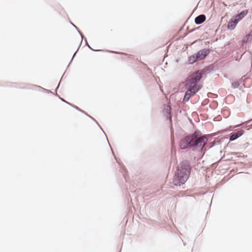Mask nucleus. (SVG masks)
Segmentation results:
<instances>
[{"instance_id": "obj_1", "label": "nucleus", "mask_w": 252, "mask_h": 252, "mask_svg": "<svg viewBox=\"0 0 252 252\" xmlns=\"http://www.w3.org/2000/svg\"><path fill=\"white\" fill-rule=\"evenodd\" d=\"M202 132L198 129L195 130L192 133L182 138L179 144L181 150L191 149L193 152H199L203 153L205 143L199 138Z\"/></svg>"}, {"instance_id": "obj_2", "label": "nucleus", "mask_w": 252, "mask_h": 252, "mask_svg": "<svg viewBox=\"0 0 252 252\" xmlns=\"http://www.w3.org/2000/svg\"><path fill=\"white\" fill-rule=\"evenodd\" d=\"M191 167L189 160H183L180 162L175 172L173 183L176 186H181L188 180L190 174Z\"/></svg>"}, {"instance_id": "obj_3", "label": "nucleus", "mask_w": 252, "mask_h": 252, "mask_svg": "<svg viewBox=\"0 0 252 252\" xmlns=\"http://www.w3.org/2000/svg\"><path fill=\"white\" fill-rule=\"evenodd\" d=\"M192 78L193 77L189 75L183 82L185 89H187L183 98V101L184 103L188 102L192 96L202 88V85L199 83L192 82Z\"/></svg>"}, {"instance_id": "obj_4", "label": "nucleus", "mask_w": 252, "mask_h": 252, "mask_svg": "<svg viewBox=\"0 0 252 252\" xmlns=\"http://www.w3.org/2000/svg\"><path fill=\"white\" fill-rule=\"evenodd\" d=\"M216 65L215 64L209 65L203 69L191 72L189 75L193 78L191 79L192 82L199 83L203 76L206 77V73H210L211 71L217 70Z\"/></svg>"}, {"instance_id": "obj_5", "label": "nucleus", "mask_w": 252, "mask_h": 252, "mask_svg": "<svg viewBox=\"0 0 252 252\" xmlns=\"http://www.w3.org/2000/svg\"><path fill=\"white\" fill-rule=\"evenodd\" d=\"M210 52L211 50L209 48H203L198 51L195 54L188 57V63L193 64L198 61L203 60L209 55Z\"/></svg>"}, {"instance_id": "obj_6", "label": "nucleus", "mask_w": 252, "mask_h": 252, "mask_svg": "<svg viewBox=\"0 0 252 252\" xmlns=\"http://www.w3.org/2000/svg\"><path fill=\"white\" fill-rule=\"evenodd\" d=\"M245 132V131L243 129H239L236 132H232L230 134V136L229 137V142L227 143V145L224 147V149H226L228 147L231 146V144H230V142L233 141L238 138L241 137Z\"/></svg>"}, {"instance_id": "obj_7", "label": "nucleus", "mask_w": 252, "mask_h": 252, "mask_svg": "<svg viewBox=\"0 0 252 252\" xmlns=\"http://www.w3.org/2000/svg\"><path fill=\"white\" fill-rule=\"evenodd\" d=\"M163 112L164 113V116L167 120H169L170 125H172V108L171 107L167 104H164L163 105Z\"/></svg>"}, {"instance_id": "obj_8", "label": "nucleus", "mask_w": 252, "mask_h": 252, "mask_svg": "<svg viewBox=\"0 0 252 252\" xmlns=\"http://www.w3.org/2000/svg\"><path fill=\"white\" fill-rule=\"evenodd\" d=\"M239 21L234 16L229 20L227 23V28L228 30H233L236 28Z\"/></svg>"}, {"instance_id": "obj_9", "label": "nucleus", "mask_w": 252, "mask_h": 252, "mask_svg": "<svg viewBox=\"0 0 252 252\" xmlns=\"http://www.w3.org/2000/svg\"><path fill=\"white\" fill-rule=\"evenodd\" d=\"M85 46H87L89 48H90L91 50L95 51V52H109L111 53H114V54H119L121 55H127V54L123 52H119L117 51H110V50H100V49H93L90 45L89 44H88V41L86 39V38H85Z\"/></svg>"}, {"instance_id": "obj_10", "label": "nucleus", "mask_w": 252, "mask_h": 252, "mask_svg": "<svg viewBox=\"0 0 252 252\" xmlns=\"http://www.w3.org/2000/svg\"><path fill=\"white\" fill-rule=\"evenodd\" d=\"M206 17L204 14H200L194 19V23L196 25H199L205 21Z\"/></svg>"}, {"instance_id": "obj_11", "label": "nucleus", "mask_w": 252, "mask_h": 252, "mask_svg": "<svg viewBox=\"0 0 252 252\" xmlns=\"http://www.w3.org/2000/svg\"><path fill=\"white\" fill-rule=\"evenodd\" d=\"M67 104L69 105V106L72 107L73 108H74V109H75L76 110H78V111H79L81 113H82L83 114H85V115H86L87 116H88V117H89L91 120H92L93 121H94V122H96V120L93 117H92L91 116L89 115L87 113H86L85 111L81 109L80 108H79L78 106L73 104H71V103H67Z\"/></svg>"}, {"instance_id": "obj_12", "label": "nucleus", "mask_w": 252, "mask_h": 252, "mask_svg": "<svg viewBox=\"0 0 252 252\" xmlns=\"http://www.w3.org/2000/svg\"><path fill=\"white\" fill-rule=\"evenodd\" d=\"M219 144V142L216 141V139H215L213 142H209L207 144H206L203 149V153H205L207 150L213 147L215 145H218Z\"/></svg>"}, {"instance_id": "obj_13", "label": "nucleus", "mask_w": 252, "mask_h": 252, "mask_svg": "<svg viewBox=\"0 0 252 252\" xmlns=\"http://www.w3.org/2000/svg\"><path fill=\"white\" fill-rule=\"evenodd\" d=\"M248 10L246 9V10L241 11L240 12L234 15V16L239 22L248 14Z\"/></svg>"}, {"instance_id": "obj_14", "label": "nucleus", "mask_w": 252, "mask_h": 252, "mask_svg": "<svg viewBox=\"0 0 252 252\" xmlns=\"http://www.w3.org/2000/svg\"><path fill=\"white\" fill-rule=\"evenodd\" d=\"M95 123L98 125V126H99V128H100V129L103 131V133H104V134L105 135V136H106V138H107V141H108V143H109V146L110 147L111 150V151H112V154H113V156H114V158H115V159H116V160L117 162L119 165H121V163H120V159H117V158L116 157V156H115V154H114V152H113V149H112V148L111 147V145H110V143H109V141H108V138H107V137L106 134H105V133L104 132V130H103V129L102 128L101 126L99 125V124H98V123L97 122V121H96V122H95Z\"/></svg>"}, {"instance_id": "obj_15", "label": "nucleus", "mask_w": 252, "mask_h": 252, "mask_svg": "<svg viewBox=\"0 0 252 252\" xmlns=\"http://www.w3.org/2000/svg\"><path fill=\"white\" fill-rule=\"evenodd\" d=\"M252 40V31L245 36L242 39L241 42L243 44H246L248 42Z\"/></svg>"}, {"instance_id": "obj_16", "label": "nucleus", "mask_w": 252, "mask_h": 252, "mask_svg": "<svg viewBox=\"0 0 252 252\" xmlns=\"http://www.w3.org/2000/svg\"><path fill=\"white\" fill-rule=\"evenodd\" d=\"M240 126H241V125H237L234 126H228V127H227L226 128L220 130V132L221 133V134H222L223 133L230 132V131L233 130L234 128L239 127Z\"/></svg>"}, {"instance_id": "obj_17", "label": "nucleus", "mask_w": 252, "mask_h": 252, "mask_svg": "<svg viewBox=\"0 0 252 252\" xmlns=\"http://www.w3.org/2000/svg\"><path fill=\"white\" fill-rule=\"evenodd\" d=\"M199 138L203 139V142L204 143H205V144L209 141V140L210 139L209 138V135H207V134H204V135H202L200 136H199Z\"/></svg>"}, {"instance_id": "obj_18", "label": "nucleus", "mask_w": 252, "mask_h": 252, "mask_svg": "<svg viewBox=\"0 0 252 252\" xmlns=\"http://www.w3.org/2000/svg\"><path fill=\"white\" fill-rule=\"evenodd\" d=\"M240 85V83L239 80L234 81L231 83V86L233 89L238 88Z\"/></svg>"}, {"instance_id": "obj_19", "label": "nucleus", "mask_w": 252, "mask_h": 252, "mask_svg": "<svg viewBox=\"0 0 252 252\" xmlns=\"http://www.w3.org/2000/svg\"><path fill=\"white\" fill-rule=\"evenodd\" d=\"M228 139H229L228 137L224 136L220 138L219 139L216 140V141L219 142V144H220L221 143L225 142Z\"/></svg>"}, {"instance_id": "obj_20", "label": "nucleus", "mask_w": 252, "mask_h": 252, "mask_svg": "<svg viewBox=\"0 0 252 252\" xmlns=\"http://www.w3.org/2000/svg\"><path fill=\"white\" fill-rule=\"evenodd\" d=\"M32 90H37L38 91H41L42 89H43V88L41 87L40 86L36 85H33L32 86L31 88Z\"/></svg>"}, {"instance_id": "obj_21", "label": "nucleus", "mask_w": 252, "mask_h": 252, "mask_svg": "<svg viewBox=\"0 0 252 252\" xmlns=\"http://www.w3.org/2000/svg\"><path fill=\"white\" fill-rule=\"evenodd\" d=\"M220 134H221V133H220V130H219L216 132H214V133H211V134H208L207 135H209V138L210 139V140H211L213 137L218 135Z\"/></svg>"}, {"instance_id": "obj_22", "label": "nucleus", "mask_w": 252, "mask_h": 252, "mask_svg": "<svg viewBox=\"0 0 252 252\" xmlns=\"http://www.w3.org/2000/svg\"><path fill=\"white\" fill-rule=\"evenodd\" d=\"M252 63L251 64V69L249 70V71L247 73V74H246V76L247 77V78H250L252 76Z\"/></svg>"}, {"instance_id": "obj_23", "label": "nucleus", "mask_w": 252, "mask_h": 252, "mask_svg": "<svg viewBox=\"0 0 252 252\" xmlns=\"http://www.w3.org/2000/svg\"><path fill=\"white\" fill-rule=\"evenodd\" d=\"M80 47V46H79V47H78V48H77V50H76V51L75 52V53H74V54H73V56H72V58H71V60H70V62H69V64H68V65H67V68L68 67V66H69V64H70V63H71L72 62V61H73V58H74V56H75V55L76 54L77 52H78V50H79V49Z\"/></svg>"}, {"instance_id": "obj_24", "label": "nucleus", "mask_w": 252, "mask_h": 252, "mask_svg": "<svg viewBox=\"0 0 252 252\" xmlns=\"http://www.w3.org/2000/svg\"><path fill=\"white\" fill-rule=\"evenodd\" d=\"M248 78H247V77L246 76V75H244L240 79H239V81H240V83H241L242 82H245L246 81V80L247 79H248Z\"/></svg>"}, {"instance_id": "obj_25", "label": "nucleus", "mask_w": 252, "mask_h": 252, "mask_svg": "<svg viewBox=\"0 0 252 252\" xmlns=\"http://www.w3.org/2000/svg\"><path fill=\"white\" fill-rule=\"evenodd\" d=\"M78 33H79V34H80V35L81 36V38H82V40H81V42H80V45H79V46H81V44H82V43L83 39H85V38H86L85 37V36H84V35L83 34V33L81 32V31L80 32H78Z\"/></svg>"}, {"instance_id": "obj_26", "label": "nucleus", "mask_w": 252, "mask_h": 252, "mask_svg": "<svg viewBox=\"0 0 252 252\" xmlns=\"http://www.w3.org/2000/svg\"><path fill=\"white\" fill-rule=\"evenodd\" d=\"M70 24L73 26V27H74V28L77 30V31L78 32H80V31L79 30V29L78 28V27L75 26L73 23H72L71 22H70Z\"/></svg>"}, {"instance_id": "obj_27", "label": "nucleus", "mask_w": 252, "mask_h": 252, "mask_svg": "<svg viewBox=\"0 0 252 252\" xmlns=\"http://www.w3.org/2000/svg\"><path fill=\"white\" fill-rule=\"evenodd\" d=\"M42 90L44 91V92H45L47 93L53 94V93L49 90H47V89L43 88V89H42Z\"/></svg>"}, {"instance_id": "obj_28", "label": "nucleus", "mask_w": 252, "mask_h": 252, "mask_svg": "<svg viewBox=\"0 0 252 252\" xmlns=\"http://www.w3.org/2000/svg\"><path fill=\"white\" fill-rule=\"evenodd\" d=\"M64 73H65V72H64V73L63 74V76H62V78H61V79H60V82H59V84H58V86H57V87H56V88L55 89V91H56V92H57V91L58 89H59V87H60V82H61V80H62V78H63V76L64 75Z\"/></svg>"}, {"instance_id": "obj_29", "label": "nucleus", "mask_w": 252, "mask_h": 252, "mask_svg": "<svg viewBox=\"0 0 252 252\" xmlns=\"http://www.w3.org/2000/svg\"><path fill=\"white\" fill-rule=\"evenodd\" d=\"M199 28V27H197L196 28L192 29L190 31H189L188 33H191V32H194L195 31H196L197 29H198Z\"/></svg>"}, {"instance_id": "obj_30", "label": "nucleus", "mask_w": 252, "mask_h": 252, "mask_svg": "<svg viewBox=\"0 0 252 252\" xmlns=\"http://www.w3.org/2000/svg\"><path fill=\"white\" fill-rule=\"evenodd\" d=\"M58 97L63 101V102H64L65 103H66V104H67V103H69L68 102L66 101L64 99L62 98L60 95L58 96Z\"/></svg>"}, {"instance_id": "obj_31", "label": "nucleus", "mask_w": 252, "mask_h": 252, "mask_svg": "<svg viewBox=\"0 0 252 252\" xmlns=\"http://www.w3.org/2000/svg\"><path fill=\"white\" fill-rule=\"evenodd\" d=\"M188 34H189V33H188V32L185 33L184 34H183V36L180 37V38L182 39H183L185 37H186L188 35Z\"/></svg>"}, {"instance_id": "obj_32", "label": "nucleus", "mask_w": 252, "mask_h": 252, "mask_svg": "<svg viewBox=\"0 0 252 252\" xmlns=\"http://www.w3.org/2000/svg\"><path fill=\"white\" fill-rule=\"evenodd\" d=\"M246 88V85L245 84H243L240 87V90H242V88Z\"/></svg>"}, {"instance_id": "obj_33", "label": "nucleus", "mask_w": 252, "mask_h": 252, "mask_svg": "<svg viewBox=\"0 0 252 252\" xmlns=\"http://www.w3.org/2000/svg\"><path fill=\"white\" fill-rule=\"evenodd\" d=\"M53 94H54V95H55V96H57V97H58V96L59 95L57 93H53Z\"/></svg>"}, {"instance_id": "obj_34", "label": "nucleus", "mask_w": 252, "mask_h": 252, "mask_svg": "<svg viewBox=\"0 0 252 252\" xmlns=\"http://www.w3.org/2000/svg\"><path fill=\"white\" fill-rule=\"evenodd\" d=\"M122 175L123 176L124 178L125 179L126 181V182L125 174L124 173H122Z\"/></svg>"}, {"instance_id": "obj_35", "label": "nucleus", "mask_w": 252, "mask_h": 252, "mask_svg": "<svg viewBox=\"0 0 252 252\" xmlns=\"http://www.w3.org/2000/svg\"><path fill=\"white\" fill-rule=\"evenodd\" d=\"M196 41H197V40L194 41L192 43V44H193V43H195Z\"/></svg>"}, {"instance_id": "obj_36", "label": "nucleus", "mask_w": 252, "mask_h": 252, "mask_svg": "<svg viewBox=\"0 0 252 252\" xmlns=\"http://www.w3.org/2000/svg\"><path fill=\"white\" fill-rule=\"evenodd\" d=\"M231 154H232V155H235V154H236V153H232Z\"/></svg>"}, {"instance_id": "obj_37", "label": "nucleus", "mask_w": 252, "mask_h": 252, "mask_svg": "<svg viewBox=\"0 0 252 252\" xmlns=\"http://www.w3.org/2000/svg\"><path fill=\"white\" fill-rule=\"evenodd\" d=\"M250 126L251 127H252V124H251Z\"/></svg>"}]
</instances>
